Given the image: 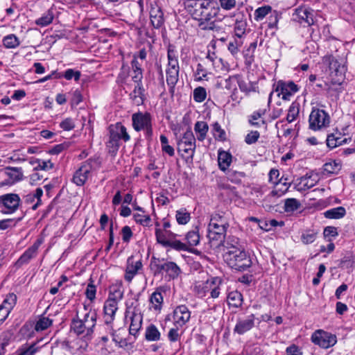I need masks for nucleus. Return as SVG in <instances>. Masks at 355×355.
Wrapping results in <instances>:
<instances>
[{"label":"nucleus","instance_id":"f257e3e1","mask_svg":"<svg viewBox=\"0 0 355 355\" xmlns=\"http://www.w3.org/2000/svg\"><path fill=\"white\" fill-rule=\"evenodd\" d=\"M184 8L191 17L199 22L202 30H213L214 24L209 23L218 11L217 3L214 0H184Z\"/></svg>","mask_w":355,"mask_h":355},{"label":"nucleus","instance_id":"f03ea898","mask_svg":"<svg viewBox=\"0 0 355 355\" xmlns=\"http://www.w3.org/2000/svg\"><path fill=\"white\" fill-rule=\"evenodd\" d=\"M96 313L89 310L84 313L82 318H73L71 324V329L77 336L90 339L96 323Z\"/></svg>","mask_w":355,"mask_h":355},{"label":"nucleus","instance_id":"7ed1b4c3","mask_svg":"<svg viewBox=\"0 0 355 355\" xmlns=\"http://www.w3.org/2000/svg\"><path fill=\"white\" fill-rule=\"evenodd\" d=\"M224 258L232 268L240 271L246 270L252 264L250 257L245 251L236 245H229L227 248Z\"/></svg>","mask_w":355,"mask_h":355},{"label":"nucleus","instance_id":"20e7f679","mask_svg":"<svg viewBox=\"0 0 355 355\" xmlns=\"http://www.w3.org/2000/svg\"><path fill=\"white\" fill-rule=\"evenodd\" d=\"M168 66L166 70V83L171 93L174 92L175 86L179 80L180 67L175 51L171 49L168 50Z\"/></svg>","mask_w":355,"mask_h":355},{"label":"nucleus","instance_id":"39448f33","mask_svg":"<svg viewBox=\"0 0 355 355\" xmlns=\"http://www.w3.org/2000/svg\"><path fill=\"white\" fill-rule=\"evenodd\" d=\"M125 141L130 140V136L126 131V128L121 123H116L114 128H111L110 131V140L107 142V147L110 152L115 154L120 146V139Z\"/></svg>","mask_w":355,"mask_h":355},{"label":"nucleus","instance_id":"423d86ee","mask_svg":"<svg viewBox=\"0 0 355 355\" xmlns=\"http://www.w3.org/2000/svg\"><path fill=\"white\" fill-rule=\"evenodd\" d=\"M196 139L191 130H187L178 141V150L182 156L192 159L196 150Z\"/></svg>","mask_w":355,"mask_h":355},{"label":"nucleus","instance_id":"0eeeda50","mask_svg":"<svg viewBox=\"0 0 355 355\" xmlns=\"http://www.w3.org/2000/svg\"><path fill=\"white\" fill-rule=\"evenodd\" d=\"M21 202L20 197L16 193H6L0 196V211L3 214L15 213Z\"/></svg>","mask_w":355,"mask_h":355},{"label":"nucleus","instance_id":"6e6552de","mask_svg":"<svg viewBox=\"0 0 355 355\" xmlns=\"http://www.w3.org/2000/svg\"><path fill=\"white\" fill-rule=\"evenodd\" d=\"M309 128L317 130L329 125L330 117L323 110L313 109L309 116Z\"/></svg>","mask_w":355,"mask_h":355},{"label":"nucleus","instance_id":"1a4fd4ad","mask_svg":"<svg viewBox=\"0 0 355 355\" xmlns=\"http://www.w3.org/2000/svg\"><path fill=\"white\" fill-rule=\"evenodd\" d=\"M132 120L133 128L136 131L145 130L147 137H151L153 131L151 127V119L149 113H135L132 116Z\"/></svg>","mask_w":355,"mask_h":355},{"label":"nucleus","instance_id":"9d476101","mask_svg":"<svg viewBox=\"0 0 355 355\" xmlns=\"http://www.w3.org/2000/svg\"><path fill=\"white\" fill-rule=\"evenodd\" d=\"M94 163H97V159H89L84 162L76 171L73 181L76 185L82 186L85 183L94 168Z\"/></svg>","mask_w":355,"mask_h":355},{"label":"nucleus","instance_id":"9b49d317","mask_svg":"<svg viewBox=\"0 0 355 355\" xmlns=\"http://www.w3.org/2000/svg\"><path fill=\"white\" fill-rule=\"evenodd\" d=\"M311 341L324 349L334 346L337 342L335 335L322 329L317 330L312 334Z\"/></svg>","mask_w":355,"mask_h":355},{"label":"nucleus","instance_id":"f8f14e48","mask_svg":"<svg viewBox=\"0 0 355 355\" xmlns=\"http://www.w3.org/2000/svg\"><path fill=\"white\" fill-rule=\"evenodd\" d=\"M275 86V91L277 92V96H282V98L284 101H289L291 97L299 90L298 86L293 81L279 80Z\"/></svg>","mask_w":355,"mask_h":355},{"label":"nucleus","instance_id":"ddd939ff","mask_svg":"<svg viewBox=\"0 0 355 355\" xmlns=\"http://www.w3.org/2000/svg\"><path fill=\"white\" fill-rule=\"evenodd\" d=\"M228 225L209 224L207 236L210 242H217L218 244H223L225 233Z\"/></svg>","mask_w":355,"mask_h":355},{"label":"nucleus","instance_id":"4468645a","mask_svg":"<svg viewBox=\"0 0 355 355\" xmlns=\"http://www.w3.org/2000/svg\"><path fill=\"white\" fill-rule=\"evenodd\" d=\"M313 10L306 8H299L295 10L293 15V20L302 24L303 26H311L313 24Z\"/></svg>","mask_w":355,"mask_h":355},{"label":"nucleus","instance_id":"2eb2a0df","mask_svg":"<svg viewBox=\"0 0 355 355\" xmlns=\"http://www.w3.org/2000/svg\"><path fill=\"white\" fill-rule=\"evenodd\" d=\"M17 296L14 293H10L0 305V324L8 316L11 310L15 305Z\"/></svg>","mask_w":355,"mask_h":355},{"label":"nucleus","instance_id":"dca6fc26","mask_svg":"<svg viewBox=\"0 0 355 355\" xmlns=\"http://www.w3.org/2000/svg\"><path fill=\"white\" fill-rule=\"evenodd\" d=\"M191 313L185 305H180L175 308L173 311V318L175 322L179 326H183L190 319Z\"/></svg>","mask_w":355,"mask_h":355},{"label":"nucleus","instance_id":"f3484780","mask_svg":"<svg viewBox=\"0 0 355 355\" xmlns=\"http://www.w3.org/2000/svg\"><path fill=\"white\" fill-rule=\"evenodd\" d=\"M254 324V315H249L245 319H239L234 329V333L242 335L250 331Z\"/></svg>","mask_w":355,"mask_h":355},{"label":"nucleus","instance_id":"a211bd4d","mask_svg":"<svg viewBox=\"0 0 355 355\" xmlns=\"http://www.w3.org/2000/svg\"><path fill=\"white\" fill-rule=\"evenodd\" d=\"M127 317H130V319L129 332L131 335L135 336L141 327L142 315L140 313L135 311H127L126 318Z\"/></svg>","mask_w":355,"mask_h":355},{"label":"nucleus","instance_id":"6ab92c4d","mask_svg":"<svg viewBox=\"0 0 355 355\" xmlns=\"http://www.w3.org/2000/svg\"><path fill=\"white\" fill-rule=\"evenodd\" d=\"M150 19L155 28H159L164 23V14L162 9L157 6H152L150 10Z\"/></svg>","mask_w":355,"mask_h":355},{"label":"nucleus","instance_id":"aec40b11","mask_svg":"<svg viewBox=\"0 0 355 355\" xmlns=\"http://www.w3.org/2000/svg\"><path fill=\"white\" fill-rule=\"evenodd\" d=\"M118 309V303L111 300H107L104 304L105 322L110 324L114 318L116 311Z\"/></svg>","mask_w":355,"mask_h":355},{"label":"nucleus","instance_id":"412c9836","mask_svg":"<svg viewBox=\"0 0 355 355\" xmlns=\"http://www.w3.org/2000/svg\"><path fill=\"white\" fill-rule=\"evenodd\" d=\"M222 284V279L218 277H211L205 283V289H210L212 298H217L220 294V286Z\"/></svg>","mask_w":355,"mask_h":355},{"label":"nucleus","instance_id":"4be33fe9","mask_svg":"<svg viewBox=\"0 0 355 355\" xmlns=\"http://www.w3.org/2000/svg\"><path fill=\"white\" fill-rule=\"evenodd\" d=\"M4 173L7 175L11 183L19 182L23 179V171L21 168L7 166L4 168Z\"/></svg>","mask_w":355,"mask_h":355},{"label":"nucleus","instance_id":"5701e85b","mask_svg":"<svg viewBox=\"0 0 355 355\" xmlns=\"http://www.w3.org/2000/svg\"><path fill=\"white\" fill-rule=\"evenodd\" d=\"M144 92L145 89L142 84L136 85L133 91L130 93V96L133 103L136 105L143 104L144 101Z\"/></svg>","mask_w":355,"mask_h":355},{"label":"nucleus","instance_id":"b1692460","mask_svg":"<svg viewBox=\"0 0 355 355\" xmlns=\"http://www.w3.org/2000/svg\"><path fill=\"white\" fill-rule=\"evenodd\" d=\"M37 251V247L36 245H32L19 258L15 265L17 267H21L22 265L28 263V261L36 255Z\"/></svg>","mask_w":355,"mask_h":355},{"label":"nucleus","instance_id":"393cba45","mask_svg":"<svg viewBox=\"0 0 355 355\" xmlns=\"http://www.w3.org/2000/svg\"><path fill=\"white\" fill-rule=\"evenodd\" d=\"M232 155L225 151H220L218 156V166L220 170L225 171L232 162Z\"/></svg>","mask_w":355,"mask_h":355},{"label":"nucleus","instance_id":"a878e982","mask_svg":"<svg viewBox=\"0 0 355 355\" xmlns=\"http://www.w3.org/2000/svg\"><path fill=\"white\" fill-rule=\"evenodd\" d=\"M161 334L155 324H150L146 327L145 338L148 341L153 342L160 340Z\"/></svg>","mask_w":355,"mask_h":355},{"label":"nucleus","instance_id":"bb28decb","mask_svg":"<svg viewBox=\"0 0 355 355\" xmlns=\"http://www.w3.org/2000/svg\"><path fill=\"white\" fill-rule=\"evenodd\" d=\"M242 294L236 291L230 292L227 295V302L230 306L238 308L242 305Z\"/></svg>","mask_w":355,"mask_h":355},{"label":"nucleus","instance_id":"cd10ccee","mask_svg":"<svg viewBox=\"0 0 355 355\" xmlns=\"http://www.w3.org/2000/svg\"><path fill=\"white\" fill-rule=\"evenodd\" d=\"M238 85L241 92L249 94L250 92H258L257 83L255 82L246 83L245 80H239Z\"/></svg>","mask_w":355,"mask_h":355},{"label":"nucleus","instance_id":"c85d7f7f","mask_svg":"<svg viewBox=\"0 0 355 355\" xmlns=\"http://www.w3.org/2000/svg\"><path fill=\"white\" fill-rule=\"evenodd\" d=\"M194 130L197 134L198 139L203 141L208 131V125L205 121H198L195 124Z\"/></svg>","mask_w":355,"mask_h":355},{"label":"nucleus","instance_id":"c756f323","mask_svg":"<svg viewBox=\"0 0 355 355\" xmlns=\"http://www.w3.org/2000/svg\"><path fill=\"white\" fill-rule=\"evenodd\" d=\"M345 214L346 211L344 207H338L326 211L324 214L327 218L338 219L343 218Z\"/></svg>","mask_w":355,"mask_h":355},{"label":"nucleus","instance_id":"7c9ffc66","mask_svg":"<svg viewBox=\"0 0 355 355\" xmlns=\"http://www.w3.org/2000/svg\"><path fill=\"white\" fill-rule=\"evenodd\" d=\"M123 295V289L121 286L114 285L110 287V295L107 300L115 301L118 303L121 300Z\"/></svg>","mask_w":355,"mask_h":355},{"label":"nucleus","instance_id":"2f4dec72","mask_svg":"<svg viewBox=\"0 0 355 355\" xmlns=\"http://www.w3.org/2000/svg\"><path fill=\"white\" fill-rule=\"evenodd\" d=\"M53 17V12L51 10H48L42 17L36 19L35 24L40 26H46L52 22Z\"/></svg>","mask_w":355,"mask_h":355},{"label":"nucleus","instance_id":"473e14b6","mask_svg":"<svg viewBox=\"0 0 355 355\" xmlns=\"http://www.w3.org/2000/svg\"><path fill=\"white\" fill-rule=\"evenodd\" d=\"M323 169L327 173L337 174L341 169V164L338 161L333 160L325 163L323 165Z\"/></svg>","mask_w":355,"mask_h":355},{"label":"nucleus","instance_id":"72a5a7b5","mask_svg":"<svg viewBox=\"0 0 355 355\" xmlns=\"http://www.w3.org/2000/svg\"><path fill=\"white\" fill-rule=\"evenodd\" d=\"M329 69L331 73L334 76L342 78L345 71L346 68L344 65H340L336 60H332L329 64Z\"/></svg>","mask_w":355,"mask_h":355},{"label":"nucleus","instance_id":"f704fd0d","mask_svg":"<svg viewBox=\"0 0 355 355\" xmlns=\"http://www.w3.org/2000/svg\"><path fill=\"white\" fill-rule=\"evenodd\" d=\"M300 113V103L297 102H293L291 105L287 116L286 120L288 123H291L294 121L297 117L298 116Z\"/></svg>","mask_w":355,"mask_h":355},{"label":"nucleus","instance_id":"c9c22d12","mask_svg":"<svg viewBox=\"0 0 355 355\" xmlns=\"http://www.w3.org/2000/svg\"><path fill=\"white\" fill-rule=\"evenodd\" d=\"M301 207L300 202L296 198H287L284 202V211L286 212H293Z\"/></svg>","mask_w":355,"mask_h":355},{"label":"nucleus","instance_id":"e433bc0d","mask_svg":"<svg viewBox=\"0 0 355 355\" xmlns=\"http://www.w3.org/2000/svg\"><path fill=\"white\" fill-rule=\"evenodd\" d=\"M266 113L265 110H258L257 112H253L250 116L248 121L251 125L259 127L261 124L264 125L265 121L261 120V121H257L263 115Z\"/></svg>","mask_w":355,"mask_h":355},{"label":"nucleus","instance_id":"4c0bfd02","mask_svg":"<svg viewBox=\"0 0 355 355\" xmlns=\"http://www.w3.org/2000/svg\"><path fill=\"white\" fill-rule=\"evenodd\" d=\"M167 267V262L160 263V261L155 257H153L150 262V268L154 271L155 275L159 274L163 271L166 272Z\"/></svg>","mask_w":355,"mask_h":355},{"label":"nucleus","instance_id":"58836bf2","mask_svg":"<svg viewBox=\"0 0 355 355\" xmlns=\"http://www.w3.org/2000/svg\"><path fill=\"white\" fill-rule=\"evenodd\" d=\"M171 233L168 231H162L160 230L156 231V236L157 242L159 244H183L180 241L171 242L167 239V236Z\"/></svg>","mask_w":355,"mask_h":355},{"label":"nucleus","instance_id":"ea45409f","mask_svg":"<svg viewBox=\"0 0 355 355\" xmlns=\"http://www.w3.org/2000/svg\"><path fill=\"white\" fill-rule=\"evenodd\" d=\"M166 268V273L173 279L177 278L181 272L178 265L172 261L167 262V267Z\"/></svg>","mask_w":355,"mask_h":355},{"label":"nucleus","instance_id":"a19ab883","mask_svg":"<svg viewBox=\"0 0 355 355\" xmlns=\"http://www.w3.org/2000/svg\"><path fill=\"white\" fill-rule=\"evenodd\" d=\"M3 44L8 49H14L18 46L20 42L15 35L10 34L3 37Z\"/></svg>","mask_w":355,"mask_h":355},{"label":"nucleus","instance_id":"79ce46f5","mask_svg":"<svg viewBox=\"0 0 355 355\" xmlns=\"http://www.w3.org/2000/svg\"><path fill=\"white\" fill-rule=\"evenodd\" d=\"M214 223L229 226L228 222L225 217V214L223 212H216L211 216L209 224L214 225Z\"/></svg>","mask_w":355,"mask_h":355},{"label":"nucleus","instance_id":"37998d69","mask_svg":"<svg viewBox=\"0 0 355 355\" xmlns=\"http://www.w3.org/2000/svg\"><path fill=\"white\" fill-rule=\"evenodd\" d=\"M272 10V8L270 6H264L259 7L255 10L254 13V18L256 21H259L262 20Z\"/></svg>","mask_w":355,"mask_h":355},{"label":"nucleus","instance_id":"c03bdc74","mask_svg":"<svg viewBox=\"0 0 355 355\" xmlns=\"http://www.w3.org/2000/svg\"><path fill=\"white\" fill-rule=\"evenodd\" d=\"M299 183L297 184V189L299 191H305L314 186V182L310 177L303 176L299 179Z\"/></svg>","mask_w":355,"mask_h":355},{"label":"nucleus","instance_id":"a18cd8bd","mask_svg":"<svg viewBox=\"0 0 355 355\" xmlns=\"http://www.w3.org/2000/svg\"><path fill=\"white\" fill-rule=\"evenodd\" d=\"M212 131L215 139L220 141H225L226 139V133L225 130L221 128L218 123L216 122L213 125Z\"/></svg>","mask_w":355,"mask_h":355},{"label":"nucleus","instance_id":"49530a36","mask_svg":"<svg viewBox=\"0 0 355 355\" xmlns=\"http://www.w3.org/2000/svg\"><path fill=\"white\" fill-rule=\"evenodd\" d=\"M176 220L180 225L187 224L190 220V214L186 211L185 209H180L176 211Z\"/></svg>","mask_w":355,"mask_h":355},{"label":"nucleus","instance_id":"de8ad7c7","mask_svg":"<svg viewBox=\"0 0 355 355\" xmlns=\"http://www.w3.org/2000/svg\"><path fill=\"white\" fill-rule=\"evenodd\" d=\"M52 324V321L46 317L40 318L35 326V329L37 331H40L46 329Z\"/></svg>","mask_w":355,"mask_h":355},{"label":"nucleus","instance_id":"09e8293b","mask_svg":"<svg viewBox=\"0 0 355 355\" xmlns=\"http://www.w3.org/2000/svg\"><path fill=\"white\" fill-rule=\"evenodd\" d=\"M206 97L207 92L204 87H198L193 90V99L195 101L201 103L205 100Z\"/></svg>","mask_w":355,"mask_h":355},{"label":"nucleus","instance_id":"8fccbe9b","mask_svg":"<svg viewBox=\"0 0 355 355\" xmlns=\"http://www.w3.org/2000/svg\"><path fill=\"white\" fill-rule=\"evenodd\" d=\"M11 334L9 332H4L0 336V355L5 353V348L9 344Z\"/></svg>","mask_w":355,"mask_h":355},{"label":"nucleus","instance_id":"3c124183","mask_svg":"<svg viewBox=\"0 0 355 355\" xmlns=\"http://www.w3.org/2000/svg\"><path fill=\"white\" fill-rule=\"evenodd\" d=\"M133 263H134L133 257H131L128 258V266H127L126 269H128V271H130L136 275L137 271L139 269H141V268L142 267V263H141V261H137L135 262V264H133Z\"/></svg>","mask_w":355,"mask_h":355},{"label":"nucleus","instance_id":"603ef678","mask_svg":"<svg viewBox=\"0 0 355 355\" xmlns=\"http://www.w3.org/2000/svg\"><path fill=\"white\" fill-rule=\"evenodd\" d=\"M43 195V191L41 188L36 189L35 193L33 194H28L26 197V200H28V198H37V202L33 206V209H36L38 206L41 204V197Z\"/></svg>","mask_w":355,"mask_h":355},{"label":"nucleus","instance_id":"864d4df0","mask_svg":"<svg viewBox=\"0 0 355 355\" xmlns=\"http://www.w3.org/2000/svg\"><path fill=\"white\" fill-rule=\"evenodd\" d=\"M186 239L187 244H198L200 241V236L197 231L193 230L187 234Z\"/></svg>","mask_w":355,"mask_h":355},{"label":"nucleus","instance_id":"5fc2aeb1","mask_svg":"<svg viewBox=\"0 0 355 355\" xmlns=\"http://www.w3.org/2000/svg\"><path fill=\"white\" fill-rule=\"evenodd\" d=\"M150 302L153 304H154L155 309H159L163 302V297L162 293L159 292L153 293L150 297Z\"/></svg>","mask_w":355,"mask_h":355},{"label":"nucleus","instance_id":"6e6d98bb","mask_svg":"<svg viewBox=\"0 0 355 355\" xmlns=\"http://www.w3.org/2000/svg\"><path fill=\"white\" fill-rule=\"evenodd\" d=\"M257 48V42H252L248 48L243 52L245 60L249 63H251L253 57V53Z\"/></svg>","mask_w":355,"mask_h":355},{"label":"nucleus","instance_id":"4d7b16f0","mask_svg":"<svg viewBox=\"0 0 355 355\" xmlns=\"http://www.w3.org/2000/svg\"><path fill=\"white\" fill-rule=\"evenodd\" d=\"M246 23L245 21H236L234 27L235 35L241 38L245 32Z\"/></svg>","mask_w":355,"mask_h":355},{"label":"nucleus","instance_id":"13d9d810","mask_svg":"<svg viewBox=\"0 0 355 355\" xmlns=\"http://www.w3.org/2000/svg\"><path fill=\"white\" fill-rule=\"evenodd\" d=\"M135 220L143 226H148L150 223V218L148 215L137 214L134 215Z\"/></svg>","mask_w":355,"mask_h":355},{"label":"nucleus","instance_id":"bf43d9fd","mask_svg":"<svg viewBox=\"0 0 355 355\" xmlns=\"http://www.w3.org/2000/svg\"><path fill=\"white\" fill-rule=\"evenodd\" d=\"M244 176L243 173L237 172L236 171L230 170L227 173L228 179L232 182H241V178Z\"/></svg>","mask_w":355,"mask_h":355},{"label":"nucleus","instance_id":"052dcab7","mask_svg":"<svg viewBox=\"0 0 355 355\" xmlns=\"http://www.w3.org/2000/svg\"><path fill=\"white\" fill-rule=\"evenodd\" d=\"M121 234L123 243H128L132 236V232L129 226H124L121 231Z\"/></svg>","mask_w":355,"mask_h":355},{"label":"nucleus","instance_id":"680f3d73","mask_svg":"<svg viewBox=\"0 0 355 355\" xmlns=\"http://www.w3.org/2000/svg\"><path fill=\"white\" fill-rule=\"evenodd\" d=\"M259 132L258 131L250 132L245 138V141L248 144H252L257 141L259 138Z\"/></svg>","mask_w":355,"mask_h":355},{"label":"nucleus","instance_id":"e2e57ef3","mask_svg":"<svg viewBox=\"0 0 355 355\" xmlns=\"http://www.w3.org/2000/svg\"><path fill=\"white\" fill-rule=\"evenodd\" d=\"M63 76L67 80H71L73 78L75 79V80H78L80 77V72L79 71H74L72 69H69L65 71Z\"/></svg>","mask_w":355,"mask_h":355},{"label":"nucleus","instance_id":"0e129e2a","mask_svg":"<svg viewBox=\"0 0 355 355\" xmlns=\"http://www.w3.org/2000/svg\"><path fill=\"white\" fill-rule=\"evenodd\" d=\"M241 46V43L236 40H234V41L229 42L227 48L232 55L235 56L239 53Z\"/></svg>","mask_w":355,"mask_h":355},{"label":"nucleus","instance_id":"69168bd1","mask_svg":"<svg viewBox=\"0 0 355 355\" xmlns=\"http://www.w3.org/2000/svg\"><path fill=\"white\" fill-rule=\"evenodd\" d=\"M17 220L12 218H8L0 220V230H5L15 226Z\"/></svg>","mask_w":355,"mask_h":355},{"label":"nucleus","instance_id":"338daca9","mask_svg":"<svg viewBox=\"0 0 355 355\" xmlns=\"http://www.w3.org/2000/svg\"><path fill=\"white\" fill-rule=\"evenodd\" d=\"M60 126L64 130L69 131L74 128L75 123L72 119L67 118L60 123Z\"/></svg>","mask_w":355,"mask_h":355},{"label":"nucleus","instance_id":"774afa93","mask_svg":"<svg viewBox=\"0 0 355 355\" xmlns=\"http://www.w3.org/2000/svg\"><path fill=\"white\" fill-rule=\"evenodd\" d=\"M207 76V71L204 66L199 63L197 65L196 71V78L198 80H201Z\"/></svg>","mask_w":355,"mask_h":355}]
</instances>
